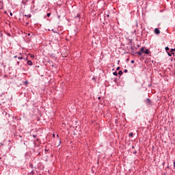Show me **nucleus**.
Listing matches in <instances>:
<instances>
[{"instance_id": "1", "label": "nucleus", "mask_w": 175, "mask_h": 175, "mask_svg": "<svg viewBox=\"0 0 175 175\" xmlns=\"http://www.w3.org/2000/svg\"><path fill=\"white\" fill-rule=\"evenodd\" d=\"M175 49H172L170 53H167L169 57H172L174 54Z\"/></svg>"}, {"instance_id": "2", "label": "nucleus", "mask_w": 175, "mask_h": 175, "mask_svg": "<svg viewBox=\"0 0 175 175\" xmlns=\"http://www.w3.org/2000/svg\"><path fill=\"white\" fill-rule=\"evenodd\" d=\"M145 103H146L148 106H150V105H151V100H150V98H146Z\"/></svg>"}, {"instance_id": "3", "label": "nucleus", "mask_w": 175, "mask_h": 175, "mask_svg": "<svg viewBox=\"0 0 175 175\" xmlns=\"http://www.w3.org/2000/svg\"><path fill=\"white\" fill-rule=\"evenodd\" d=\"M154 33H156V35H159V33H161V31H159V29L155 28Z\"/></svg>"}, {"instance_id": "4", "label": "nucleus", "mask_w": 175, "mask_h": 175, "mask_svg": "<svg viewBox=\"0 0 175 175\" xmlns=\"http://www.w3.org/2000/svg\"><path fill=\"white\" fill-rule=\"evenodd\" d=\"M27 64H28L29 66H32L33 65V63H32V61L28 60V61H27Z\"/></svg>"}, {"instance_id": "5", "label": "nucleus", "mask_w": 175, "mask_h": 175, "mask_svg": "<svg viewBox=\"0 0 175 175\" xmlns=\"http://www.w3.org/2000/svg\"><path fill=\"white\" fill-rule=\"evenodd\" d=\"M24 16V17H28V18H31V17H32V15L31 14H25V15H23Z\"/></svg>"}, {"instance_id": "6", "label": "nucleus", "mask_w": 175, "mask_h": 175, "mask_svg": "<svg viewBox=\"0 0 175 175\" xmlns=\"http://www.w3.org/2000/svg\"><path fill=\"white\" fill-rule=\"evenodd\" d=\"M146 49V48L145 47H142V48H141V49H140V51L143 53V54H144V52H145V50Z\"/></svg>"}, {"instance_id": "7", "label": "nucleus", "mask_w": 175, "mask_h": 175, "mask_svg": "<svg viewBox=\"0 0 175 175\" xmlns=\"http://www.w3.org/2000/svg\"><path fill=\"white\" fill-rule=\"evenodd\" d=\"M144 54H147V55L150 54V50L146 49L145 52L144 53Z\"/></svg>"}, {"instance_id": "8", "label": "nucleus", "mask_w": 175, "mask_h": 175, "mask_svg": "<svg viewBox=\"0 0 175 175\" xmlns=\"http://www.w3.org/2000/svg\"><path fill=\"white\" fill-rule=\"evenodd\" d=\"M135 54H138V55H142L143 53L142 51L136 52Z\"/></svg>"}, {"instance_id": "9", "label": "nucleus", "mask_w": 175, "mask_h": 175, "mask_svg": "<svg viewBox=\"0 0 175 175\" xmlns=\"http://www.w3.org/2000/svg\"><path fill=\"white\" fill-rule=\"evenodd\" d=\"M113 76H118V73L117 72H113Z\"/></svg>"}, {"instance_id": "10", "label": "nucleus", "mask_w": 175, "mask_h": 175, "mask_svg": "<svg viewBox=\"0 0 175 175\" xmlns=\"http://www.w3.org/2000/svg\"><path fill=\"white\" fill-rule=\"evenodd\" d=\"M129 136H130L131 137H133V133H130L129 134Z\"/></svg>"}, {"instance_id": "11", "label": "nucleus", "mask_w": 175, "mask_h": 175, "mask_svg": "<svg viewBox=\"0 0 175 175\" xmlns=\"http://www.w3.org/2000/svg\"><path fill=\"white\" fill-rule=\"evenodd\" d=\"M118 75H120V76L122 75V70H120L119 72H118Z\"/></svg>"}, {"instance_id": "12", "label": "nucleus", "mask_w": 175, "mask_h": 175, "mask_svg": "<svg viewBox=\"0 0 175 175\" xmlns=\"http://www.w3.org/2000/svg\"><path fill=\"white\" fill-rule=\"evenodd\" d=\"M46 16H47V17H50V16H51V13H48V14H46Z\"/></svg>"}, {"instance_id": "13", "label": "nucleus", "mask_w": 175, "mask_h": 175, "mask_svg": "<svg viewBox=\"0 0 175 175\" xmlns=\"http://www.w3.org/2000/svg\"><path fill=\"white\" fill-rule=\"evenodd\" d=\"M44 151H45V152H49V150L45 148V149H44Z\"/></svg>"}, {"instance_id": "14", "label": "nucleus", "mask_w": 175, "mask_h": 175, "mask_svg": "<svg viewBox=\"0 0 175 175\" xmlns=\"http://www.w3.org/2000/svg\"><path fill=\"white\" fill-rule=\"evenodd\" d=\"M124 73H128V70H127V69H125V70H124Z\"/></svg>"}, {"instance_id": "15", "label": "nucleus", "mask_w": 175, "mask_h": 175, "mask_svg": "<svg viewBox=\"0 0 175 175\" xmlns=\"http://www.w3.org/2000/svg\"><path fill=\"white\" fill-rule=\"evenodd\" d=\"M167 169H170V167L169 165H167L166 167H165V170H167Z\"/></svg>"}, {"instance_id": "16", "label": "nucleus", "mask_w": 175, "mask_h": 175, "mask_svg": "<svg viewBox=\"0 0 175 175\" xmlns=\"http://www.w3.org/2000/svg\"><path fill=\"white\" fill-rule=\"evenodd\" d=\"M165 51H169V47H167V46L165 47Z\"/></svg>"}, {"instance_id": "17", "label": "nucleus", "mask_w": 175, "mask_h": 175, "mask_svg": "<svg viewBox=\"0 0 175 175\" xmlns=\"http://www.w3.org/2000/svg\"><path fill=\"white\" fill-rule=\"evenodd\" d=\"M120 69H121L120 67H117L116 70H120Z\"/></svg>"}, {"instance_id": "18", "label": "nucleus", "mask_w": 175, "mask_h": 175, "mask_svg": "<svg viewBox=\"0 0 175 175\" xmlns=\"http://www.w3.org/2000/svg\"><path fill=\"white\" fill-rule=\"evenodd\" d=\"M18 59H23V57H18Z\"/></svg>"}, {"instance_id": "19", "label": "nucleus", "mask_w": 175, "mask_h": 175, "mask_svg": "<svg viewBox=\"0 0 175 175\" xmlns=\"http://www.w3.org/2000/svg\"><path fill=\"white\" fill-rule=\"evenodd\" d=\"M75 17H80V14H77V16H75Z\"/></svg>"}, {"instance_id": "20", "label": "nucleus", "mask_w": 175, "mask_h": 175, "mask_svg": "<svg viewBox=\"0 0 175 175\" xmlns=\"http://www.w3.org/2000/svg\"><path fill=\"white\" fill-rule=\"evenodd\" d=\"M131 64H135V60H131Z\"/></svg>"}, {"instance_id": "21", "label": "nucleus", "mask_w": 175, "mask_h": 175, "mask_svg": "<svg viewBox=\"0 0 175 175\" xmlns=\"http://www.w3.org/2000/svg\"><path fill=\"white\" fill-rule=\"evenodd\" d=\"M132 42H133L132 39L129 40V43H132Z\"/></svg>"}, {"instance_id": "22", "label": "nucleus", "mask_w": 175, "mask_h": 175, "mask_svg": "<svg viewBox=\"0 0 175 175\" xmlns=\"http://www.w3.org/2000/svg\"><path fill=\"white\" fill-rule=\"evenodd\" d=\"M22 3H27V1H23Z\"/></svg>"}, {"instance_id": "23", "label": "nucleus", "mask_w": 175, "mask_h": 175, "mask_svg": "<svg viewBox=\"0 0 175 175\" xmlns=\"http://www.w3.org/2000/svg\"><path fill=\"white\" fill-rule=\"evenodd\" d=\"M30 167H33V165H32V164H30Z\"/></svg>"}, {"instance_id": "24", "label": "nucleus", "mask_w": 175, "mask_h": 175, "mask_svg": "<svg viewBox=\"0 0 175 175\" xmlns=\"http://www.w3.org/2000/svg\"><path fill=\"white\" fill-rule=\"evenodd\" d=\"M137 151L136 150L133 152V154H137Z\"/></svg>"}, {"instance_id": "25", "label": "nucleus", "mask_w": 175, "mask_h": 175, "mask_svg": "<svg viewBox=\"0 0 175 175\" xmlns=\"http://www.w3.org/2000/svg\"><path fill=\"white\" fill-rule=\"evenodd\" d=\"M10 16H13V13L10 12Z\"/></svg>"}, {"instance_id": "26", "label": "nucleus", "mask_w": 175, "mask_h": 175, "mask_svg": "<svg viewBox=\"0 0 175 175\" xmlns=\"http://www.w3.org/2000/svg\"><path fill=\"white\" fill-rule=\"evenodd\" d=\"M17 65H20V62H17Z\"/></svg>"}, {"instance_id": "27", "label": "nucleus", "mask_w": 175, "mask_h": 175, "mask_svg": "<svg viewBox=\"0 0 175 175\" xmlns=\"http://www.w3.org/2000/svg\"><path fill=\"white\" fill-rule=\"evenodd\" d=\"M174 167H175V161H174Z\"/></svg>"}, {"instance_id": "28", "label": "nucleus", "mask_w": 175, "mask_h": 175, "mask_svg": "<svg viewBox=\"0 0 175 175\" xmlns=\"http://www.w3.org/2000/svg\"><path fill=\"white\" fill-rule=\"evenodd\" d=\"M107 17H110V15H109V14H107Z\"/></svg>"}, {"instance_id": "29", "label": "nucleus", "mask_w": 175, "mask_h": 175, "mask_svg": "<svg viewBox=\"0 0 175 175\" xmlns=\"http://www.w3.org/2000/svg\"><path fill=\"white\" fill-rule=\"evenodd\" d=\"M14 58H17V55L14 56Z\"/></svg>"}, {"instance_id": "30", "label": "nucleus", "mask_w": 175, "mask_h": 175, "mask_svg": "<svg viewBox=\"0 0 175 175\" xmlns=\"http://www.w3.org/2000/svg\"><path fill=\"white\" fill-rule=\"evenodd\" d=\"M33 137H36V135H33Z\"/></svg>"}, {"instance_id": "31", "label": "nucleus", "mask_w": 175, "mask_h": 175, "mask_svg": "<svg viewBox=\"0 0 175 175\" xmlns=\"http://www.w3.org/2000/svg\"><path fill=\"white\" fill-rule=\"evenodd\" d=\"M59 144H61V139H59Z\"/></svg>"}, {"instance_id": "32", "label": "nucleus", "mask_w": 175, "mask_h": 175, "mask_svg": "<svg viewBox=\"0 0 175 175\" xmlns=\"http://www.w3.org/2000/svg\"><path fill=\"white\" fill-rule=\"evenodd\" d=\"M53 137H55V134H53Z\"/></svg>"}, {"instance_id": "33", "label": "nucleus", "mask_w": 175, "mask_h": 175, "mask_svg": "<svg viewBox=\"0 0 175 175\" xmlns=\"http://www.w3.org/2000/svg\"><path fill=\"white\" fill-rule=\"evenodd\" d=\"M132 148H135V146H132Z\"/></svg>"}, {"instance_id": "34", "label": "nucleus", "mask_w": 175, "mask_h": 175, "mask_svg": "<svg viewBox=\"0 0 175 175\" xmlns=\"http://www.w3.org/2000/svg\"><path fill=\"white\" fill-rule=\"evenodd\" d=\"M31 174H33V171H32V172H31Z\"/></svg>"}, {"instance_id": "35", "label": "nucleus", "mask_w": 175, "mask_h": 175, "mask_svg": "<svg viewBox=\"0 0 175 175\" xmlns=\"http://www.w3.org/2000/svg\"><path fill=\"white\" fill-rule=\"evenodd\" d=\"M31 57L32 58H33V57H35V56H34V55H31Z\"/></svg>"}, {"instance_id": "36", "label": "nucleus", "mask_w": 175, "mask_h": 175, "mask_svg": "<svg viewBox=\"0 0 175 175\" xmlns=\"http://www.w3.org/2000/svg\"><path fill=\"white\" fill-rule=\"evenodd\" d=\"M25 83H26V84H27V83H28V81H25Z\"/></svg>"}, {"instance_id": "37", "label": "nucleus", "mask_w": 175, "mask_h": 175, "mask_svg": "<svg viewBox=\"0 0 175 175\" xmlns=\"http://www.w3.org/2000/svg\"><path fill=\"white\" fill-rule=\"evenodd\" d=\"M165 165V162L163 163V166Z\"/></svg>"}, {"instance_id": "38", "label": "nucleus", "mask_w": 175, "mask_h": 175, "mask_svg": "<svg viewBox=\"0 0 175 175\" xmlns=\"http://www.w3.org/2000/svg\"><path fill=\"white\" fill-rule=\"evenodd\" d=\"M60 18V16H58V18Z\"/></svg>"}, {"instance_id": "39", "label": "nucleus", "mask_w": 175, "mask_h": 175, "mask_svg": "<svg viewBox=\"0 0 175 175\" xmlns=\"http://www.w3.org/2000/svg\"><path fill=\"white\" fill-rule=\"evenodd\" d=\"M127 61H129V59H127Z\"/></svg>"}, {"instance_id": "40", "label": "nucleus", "mask_w": 175, "mask_h": 175, "mask_svg": "<svg viewBox=\"0 0 175 175\" xmlns=\"http://www.w3.org/2000/svg\"><path fill=\"white\" fill-rule=\"evenodd\" d=\"M98 99H100V97H98Z\"/></svg>"}, {"instance_id": "41", "label": "nucleus", "mask_w": 175, "mask_h": 175, "mask_svg": "<svg viewBox=\"0 0 175 175\" xmlns=\"http://www.w3.org/2000/svg\"><path fill=\"white\" fill-rule=\"evenodd\" d=\"M57 137H58V135H57Z\"/></svg>"}, {"instance_id": "42", "label": "nucleus", "mask_w": 175, "mask_h": 175, "mask_svg": "<svg viewBox=\"0 0 175 175\" xmlns=\"http://www.w3.org/2000/svg\"><path fill=\"white\" fill-rule=\"evenodd\" d=\"M29 36L31 35L30 33L28 34Z\"/></svg>"}]
</instances>
